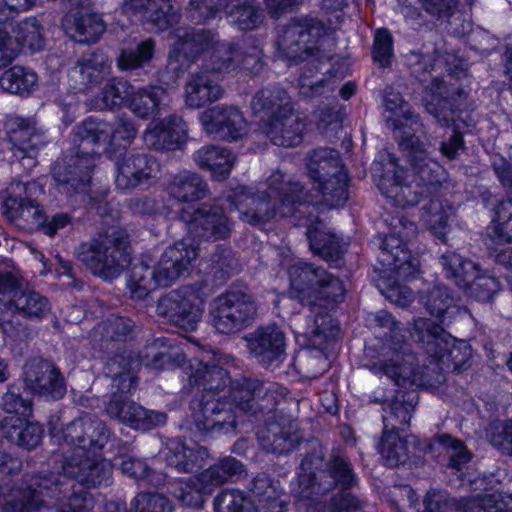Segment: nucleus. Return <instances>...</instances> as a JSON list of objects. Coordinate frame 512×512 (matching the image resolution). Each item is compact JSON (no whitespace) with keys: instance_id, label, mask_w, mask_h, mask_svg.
I'll return each mask as SVG.
<instances>
[{"instance_id":"obj_12","label":"nucleus","mask_w":512,"mask_h":512,"mask_svg":"<svg viewBox=\"0 0 512 512\" xmlns=\"http://www.w3.org/2000/svg\"><path fill=\"white\" fill-rule=\"evenodd\" d=\"M256 315L254 298L240 290L223 293L209 303V323L221 334L244 330L252 324Z\"/></svg>"},{"instance_id":"obj_23","label":"nucleus","mask_w":512,"mask_h":512,"mask_svg":"<svg viewBox=\"0 0 512 512\" xmlns=\"http://www.w3.org/2000/svg\"><path fill=\"white\" fill-rule=\"evenodd\" d=\"M198 256V249L185 241L166 248L154 267L161 287H169L185 273H189Z\"/></svg>"},{"instance_id":"obj_30","label":"nucleus","mask_w":512,"mask_h":512,"mask_svg":"<svg viewBox=\"0 0 512 512\" xmlns=\"http://www.w3.org/2000/svg\"><path fill=\"white\" fill-rule=\"evenodd\" d=\"M110 61L106 54L95 51L83 55L70 70V77L78 89L88 88L102 82L108 74Z\"/></svg>"},{"instance_id":"obj_29","label":"nucleus","mask_w":512,"mask_h":512,"mask_svg":"<svg viewBox=\"0 0 512 512\" xmlns=\"http://www.w3.org/2000/svg\"><path fill=\"white\" fill-rule=\"evenodd\" d=\"M67 34L79 43H96L106 31L102 16L95 12H77L63 21Z\"/></svg>"},{"instance_id":"obj_45","label":"nucleus","mask_w":512,"mask_h":512,"mask_svg":"<svg viewBox=\"0 0 512 512\" xmlns=\"http://www.w3.org/2000/svg\"><path fill=\"white\" fill-rule=\"evenodd\" d=\"M166 90L161 86H147L133 89L130 99V108L132 112L143 119L154 117L159 109Z\"/></svg>"},{"instance_id":"obj_20","label":"nucleus","mask_w":512,"mask_h":512,"mask_svg":"<svg viewBox=\"0 0 512 512\" xmlns=\"http://www.w3.org/2000/svg\"><path fill=\"white\" fill-rule=\"evenodd\" d=\"M23 380L27 390L49 400L62 399L66 394L64 376L55 364L42 358L25 363Z\"/></svg>"},{"instance_id":"obj_53","label":"nucleus","mask_w":512,"mask_h":512,"mask_svg":"<svg viewBox=\"0 0 512 512\" xmlns=\"http://www.w3.org/2000/svg\"><path fill=\"white\" fill-rule=\"evenodd\" d=\"M203 126L241 128L245 124L242 112L235 106H215L201 114Z\"/></svg>"},{"instance_id":"obj_49","label":"nucleus","mask_w":512,"mask_h":512,"mask_svg":"<svg viewBox=\"0 0 512 512\" xmlns=\"http://www.w3.org/2000/svg\"><path fill=\"white\" fill-rule=\"evenodd\" d=\"M430 451L444 453L449 461V466L460 469L470 460V454L464 443L449 434L435 435L428 446Z\"/></svg>"},{"instance_id":"obj_9","label":"nucleus","mask_w":512,"mask_h":512,"mask_svg":"<svg viewBox=\"0 0 512 512\" xmlns=\"http://www.w3.org/2000/svg\"><path fill=\"white\" fill-rule=\"evenodd\" d=\"M288 274L290 296L304 305L323 307L345 298L343 282L320 266L297 261L290 265Z\"/></svg>"},{"instance_id":"obj_1","label":"nucleus","mask_w":512,"mask_h":512,"mask_svg":"<svg viewBox=\"0 0 512 512\" xmlns=\"http://www.w3.org/2000/svg\"><path fill=\"white\" fill-rule=\"evenodd\" d=\"M321 444L314 443L302 459L291 493L305 512H372L367 502L347 492L357 483L351 464L340 455L325 462Z\"/></svg>"},{"instance_id":"obj_38","label":"nucleus","mask_w":512,"mask_h":512,"mask_svg":"<svg viewBox=\"0 0 512 512\" xmlns=\"http://www.w3.org/2000/svg\"><path fill=\"white\" fill-rule=\"evenodd\" d=\"M245 472L244 465L234 457L221 458L200 473V480L208 492L227 482L240 478Z\"/></svg>"},{"instance_id":"obj_64","label":"nucleus","mask_w":512,"mask_h":512,"mask_svg":"<svg viewBox=\"0 0 512 512\" xmlns=\"http://www.w3.org/2000/svg\"><path fill=\"white\" fill-rule=\"evenodd\" d=\"M385 107L394 113V128H406L420 124L418 115L414 114L409 104L400 93L389 92L384 98Z\"/></svg>"},{"instance_id":"obj_13","label":"nucleus","mask_w":512,"mask_h":512,"mask_svg":"<svg viewBox=\"0 0 512 512\" xmlns=\"http://www.w3.org/2000/svg\"><path fill=\"white\" fill-rule=\"evenodd\" d=\"M406 173L396 157L388 153L372 164V175L379 190L400 207L416 205L423 197L431 196L414 179L405 182Z\"/></svg>"},{"instance_id":"obj_27","label":"nucleus","mask_w":512,"mask_h":512,"mask_svg":"<svg viewBox=\"0 0 512 512\" xmlns=\"http://www.w3.org/2000/svg\"><path fill=\"white\" fill-rule=\"evenodd\" d=\"M430 93L427 95L426 109L441 125L453 128H459V125L449 115L452 114L453 102L456 101L455 95L461 97L464 93L460 87L447 86L446 82L438 77H433L429 86Z\"/></svg>"},{"instance_id":"obj_41","label":"nucleus","mask_w":512,"mask_h":512,"mask_svg":"<svg viewBox=\"0 0 512 512\" xmlns=\"http://www.w3.org/2000/svg\"><path fill=\"white\" fill-rule=\"evenodd\" d=\"M380 262L393 271L399 279L408 280L420 273V261L407 248L382 250Z\"/></svg>"},{"instance_id":"obj_34","label":"nucleus","mask_w":512,"mask_h":512,"mask_svg":"<svg viewBox=\"0 0 512 512\" xmlns=\"http://www.w3.org/2000/svg\"><path fill=\"white\" fill-rule=\"evenodd\" d=\"M413 179L430 195H436L449 186L446 170L433 158H414L410 164Z\"/></svg>"},{"instance_id":"obj_62","label":"nucleus","mask_w":512,"mask_h":512,"mask_svg":"<svg viewBox=\"0 0 512 512\" xmlns=\"http://www.w3.org/2000/svg\"><path fill=\"white\" fill-rule=\"evenodd\" d=\"M239 47L234 43L217 40L210 56V68L216 73H225L237 69Z\"/></svg>"},{"instance_id":"obj_57","label":"nucleus","mask_w":512,"mask_h":512,"mask_svg":"<svg viewBox=\"0 0 512 512\" xmlns=\"http://www.w3.org/2000/svg\"><path fill=\"white\" fill-rule=\"evenodd\" d=\"M229 18L240 30H253L263 22L264 14L255 0H243L231 9Z\"/></svg>"},{"instance_id":"obj_50","label":"nucleus","mask_w":512,"mask_h":512,"mask_svg":"<svg viewBox=\"0 0 512 512\" xmlns=\"http://www.w3.org/2000/svg\"><path fill=\"white\" fill-rule=\"evenodd\" d=\"M421 301L432 316L442 319L443 322L446 315L450 318V314L457 310L450 290L442 285L429 289L421 296Z\"/></svg>"},{"instance_id":"obj_61","label":"nucleus","mask_w":512,"mask_h":512,"mask_svg":"<svg viewBox=\"0 0 512 512\" xmlns=\"http://www.w3.org/2000/svg\"><path fill=\"white\" fill-rule=\"evenodd\" d=\"M213 492H208L204 488V484L200 480V473L187 478L185 481L179 482L177 491L175 492L176 498L184 506L201 508L208 495Z\"/></svg>"},{"instance_id":"obj_8","label":"nucleus","mask_w":512,"mask_h":512,"mask_svg":"<svg viewBox=\"0 0 512 512\" xmlns=\"http://www.w3.org/2000/svg\"><path fill=\"white\" fill-rule=\"evenodd\" d=\"M373 321L377 327L386 329L387 332H384L386 339L381 352L383 359L374 363L371 371L386 375L398 386L416 384L420 379L417 359L404 345L403 336L399 335V323L386 310L378 311Z\"/></svg>"},{"instance_id":"obj_17","label":"nucleus","mask_w":512,"mask_h":512,"mask_svg":"<svg viewBox=\"0 0 512 512\" xmlns=\"http://www.w3.org/2000/svg\"><path fill=\"white\" fill-rule=\"evenodd\" d=\"M157 313L184 331H193L201 320L203 303L193 287L183 286L158 300Z\"/></svg>"},{"instance_id":"obj_32","label":"nucleus","mask_w":512,"mask_h":512,"mask_svg":"<svg viewBox=\"0 0 512 512\" xmlns=\"http://www.w3.org/2000/svg\"><path fill=\"white\" fill-rule=\"evenodd\" d=\"M168 465L178 472L191 473L203 465L207 450L203 447H189L179 439H170L162 451Z\"/></svg>"},{"instance_id":"obj_10","label":"nucleus","mask_w":512,"mask_h":512,"mask_svg":"<svg viewBox=\"0 0 512 512\" xmlns=\"http://www.w3.org/2000/svg\"><path fill=\"white\" fill-rule=\"evenodd\" d=\"M306 167L309 177L328 207H340L346 203L349 179L337 150L322 147L310 151L306 158Z\"/></svg>"},{"instance_id":"obj_40","label":"nucleus","mask_w":512,"mask_h":512,"mask_svg":"<svg viewBox=\"0 0 512 512\" xmlns=\"http://www.w3.org/2000/svg\"><path fill=\"white\" fill-rule=\"evenodd\" d=\"M133 14L140 15L142 20L157 31H164L179 21L180 15L173 0H146Z\"/></svg>"},{"instance_id":"obj_63","label":"nucleus","mask_w":512,"mask_h":512,"mask_svg":"<svg viewBox=\"0 0 512 512\" xmlns=\"http://www.w3.org/2000/svg\"><path fill=\"white\" fill-rule=\"evenodd\" d=\"M13 32L16 44H23L32 50H40L44 46L43 28L36 17H28L19 21Z\"/></svg>"},{"instance_id":"obj_26","label":"nucleus","mask_w":512,"mask_h":512,"mask_svg":"<svg viewBox=\"0 0 512 512\" xmlns=\"http://www.w3.org/2000/svg\"><path fill=\"white\" fill-rule=\"evenodd\" d=\"M5 303L8 304L9 310L13 314L12 319L22 326V331L17 335H8L14 340L22 339L28 334L27 325L20 316L40 319L50 311L48 299L36 291L29 290L15 293L13 298L5 301Z\"/></svg>"},{"instance_id":"obj_15","label":"nucleus","mask_w":512,"mask_h":512,"mask_svg":"<svg viewBox=\"0 0 512 512\" xmlns=\"http://www.w3.org/2000/svg\"><path fill=\"white\" fill-rule=\"evenodd\" d=\"M286 389L275 383L265 384L258 379L241 377L234 379L227 393V402L235 411L256 413L257 410H272Z\"/></svg>"},{"instance_id":"obj_6","label":"nucleus","mask_w":512,"mask_h":512,"mask_svg":"<svg viewBox=\"0 0 512 512\" xmlns=\"http://www.w3.org/2000/svg\"><path fill=\"white\" fill-rule=\"evenodd\" d=\"M138 362L124 355H115L107 365V374L115 391L105 407L106 414L132 428L149 430L166 423L163 412L147 410L125 397L137 385L136 368Z\"/></svg>"},{"instance_id":"obj_58","label":"nucleus","mask_w":512,"mask_h":512,"mask_svg":"<svg viewBox=\"0 0 512 512\" xmlns=\"http://www.w3.org/2000/svg\"><path fill=\"white\" fill-rule=\"evenodd\" d=\"M155 41L148 38L134 48L123 49L118 58V67L122 70L138 69L151 62L155 51Z\"/></svg>"},{"instance_id":"obj_19","label":"nucleus","mask_w":512,"mask_h":512,"mask_svg":"<svg viewBox=\"0 0 512 512\" xmlns=\"http://www.w3.org/2000/svg\"><path fill=\"white\" fill-rule=\"evenodd\" d=\"M64 482L60 475L49 473L33 477L32 486L23 484L9 488L5 504L11 512H31L43 505V495L56 497L63 492Z\"/></svg>"},{"instance_id":"obj_28","label":"nucleus","mask_w":512,"mask_h":512,"mask_svg":"<svg viewBox=\"0 0 512 512\" xmlns=\"http://www.w3.org/2000/svg\"><path fill=\"white\" fill-rule=\"evenodd\" d=\"M298 226L307 227V237L313 253L318 254L327 261H337L342 254V247L335 234L323 229L322 223L317 216H301L297 222Z\"/></svg>"},{"instance_id":"obj_36","label":"nucleus","mask_w":512,"mask_h":512,"mask_svg":"<svg viewBox=\"0 0 512 512\" xmlns=\"http://www.w3.org/2000/svg\"><path fill=\"white\" fill-rule=\"evenodd\" d=\"M167 191L180 202L198 201L207 196L208 184L198 173L183 170L173 176Z\"/></svg>"},{"instance_id":"obj_18","label":"nucleus","mask_w":512,"mask_h":512,"mask_svg":"<svg viewBox=\"0 0 512 512\" xmlns=\"http://www.w3.org/2000/svg\"><path fill=\"white\" fill-rule=\"evenodd\" d=\"M173 49L169 53L168 65L161 74L164 84L176 82L180 76L178 58L195 59L201 53L212 50L217 43L216 34L205 29L178 28L174 32Z\"/></svg>"},{"instance_id":"obj_14","label":"nucleus","mask_w":512,"mask_h":512,"mask_svg":"<svg viewBox=\"0 0 512 512\" xmlns=\"http://www.w3.org/2000/svg\"><path fill=\"white\" fill-rule=\"evenodd\" d=\"M253 124L261 128L292 127L299 124L294 102L280 86L260 89L251 101Z\"/></svg>"},{"instance_id":"obj_55","label":"nucleus","mask_w":512,"mask_h":512,"mask_svg":"<svg viewBox=\"0 0 512 512\" xmlns=\"http://www.w3.org/2000/svg\"><path fill=\"white\" fill-rule=\"evenodd\" d=\"M512 498L501 493L478 495L462 501L463 512H512Z\"/></svg>"},{"instance_id":"obj_24","label":"nucleus","mask_w":512,"mask_h":512,"mask_svg":"<svg viewBox=\"0 0 512 512\" xmlns=\"http://www.w3.org/2000/svg\"><path fill=\"white\" fill-rule=\"evenodd\" d=\"M245 339L249 351L265 365L282 361L285 356V336L275 325L259 327Z\"/></svg>"},{"instance_id":"obj_5","label":"nucleus","mask_w":512,"mask_h":512,"mask_svg":"<svg viewBox=\"0 0 512 512\" xmlns=\"http://www.w3.org/2000/svg\"><path fill=\"white\" fill-rule=\"evenodd\" d=\"M188 382L202 392L192 402L195 428L206 435L230 434L238 426V415L227 402L233 380L229 372L212 362L195 360L189 367Z\"/></svg>"},{"instance_id":"obj_56","label":"nucleus","mask_w":512,"mask_h":512,"mask_svg":"<svg viewBox=\"0 0 512 512\" xmlns=\"http://www.w3.org/2000/svg\"><path fill=\"white\" fill-rule=\"evenodd\" d=\"M417 234L416 224L404 215L392 217L390 222V233L383 240L381 250L406 248V242L410 241Z\"/></svg>"},{"instance_id":"obj_3","label":"nucleus","mask_w":512,"mask_h":512,"mask_svg":"<svg viewBox=\"0 0 512 512\" xmlns=\"http://www.w3.org/2000/svg\"><path fill=\"white\" fill-rule=\"evenodd\" d=\"M134 138L135 130H78L73 139L77 152L59 158L52 169L60 191L68 195L88 193L95 155L121 156Z\"/></svg>"},{"instance_id":"obj_31","label":"nucleus","mask_w":512,"mask_h":512,"mask_svg":"<svg viewBox=\"0 0 512 512\" xmlns=\"http://www.w3.org/2000/svg\"><path fill=\"white\" fill-rule=\"evenodd\" d=\"M222 95V87L207 71L192 73L185 85V103L191 108H202L219 100Z\"/></svg>"},{"instance_id":"obj_43","label":"nucleus","mask_w":512,"mask_h":512,"mask_svg":"<svg viewBox=\"0 0 512 512\" xmlns=\"http://www.w3.org/2000/svg\"><path fill=\"white\" fill-rule=\"evenodd\" d=\"M440 264L448 278L459 287H466L477 274V263L463 258L455 251L447 250L440 256Z\"/></svg>"},{"instance_id":"obj_59","label":"nucleus","mask_w":512,"mask_h":512,"mask_svg":"<svg viewBox=\"0 0 512 512\" xmlns=\"http://www.w3.org/2000/svg\"><path fill=\"white\" fill-rule=\"evenodd\" d=\"M145 144L155 150H175L182 147L187 140L186 130H145Z\"/></svg>"},{"instance_id":"obj_47","label":"nucleus","mask_w":512,"mask_h":512,"mask_svg":"<svg viewBox=\"0 0 512 512\" xmlns=\"http://www.w3.org/2000/svg\"><path fill=\"white\" fill-rule=\"evenodd\" d=\"M413 399L408 394V399L396 397L387 407L383 408V432H399L403 431L410 422L414 406Z\"/></svg>"},{"instance_id":"obj_25","label":"nucleus","mask_w":512,"mask_h":512,"mask_svg":"<svg viewBox=\"0 0 512 512\" xmlns=\"http://www.w3.org/2000/svg\"><path fill=\"white\" fill-rule=\"evenodd\" d=\"M116 185L120 189L136 187L142 181L156 177L159 165L155 158L147 154L125 155L116 162Z\"/></svg>"},{"instance_id":"obj_51","label":"nucleus","mask_w":512,"mask_h":512,"mask_svg":"<svg viewBox=\"0 0 512 512\" xmlns=\"http://www.w3.org/2000/svg\"><path fill=\"white\" fill-rule=\"evenodd\" d=\"M378 449L389 467L404 465L409 459L407 441L397 432H383Z\"/></svg>"},{"instance_id":"obj_44","label":"nucleus","mask_w":512,"mask_h":512,"mask_svg":"<svg viewBox=\"0 0 512 512\" xmlns=\"http://www.w3.org/2000/svg\"><path fill=\"white\" fill-rule=\"evenodd\" d=\"M37 83V74L20 65L5 70L0 76V87L6 92L20 96H28Z\"/></svg>"},{"instance_id":"obj_37","label":"nucleus","mask_w":512,"mask_h":512,"mask_svg":"<svg viewBox=\"0 0 512 512\" xmlns=\"http://www.w3.org/2000/svg\"><path fill=\"white\" fill-rule=\"evenodd\" d=\"M411 338L422 345L429 355L439 354V347L453 343V336L427 318L415 319L410 328Z\"/></svg>"},{"instance_id":"obj_60","label":"nucleus","mask_w":512,"mask_h":512,"mask_svg":"<svg viewBox=\"0 0 512 512\" xmlns=\"http://www.w3.org/2000/svg\"><path fill=\"white\" fill-rule=\"evenodd\" d=\"M215 512H255L256 506L244 492L237 489L222 490L213 501Z\"/></svg>"},{"instance_id":"obj_48","label":"nucleus","mask_w":512,"mask_h":512,"mask_svg":"<svg viewBox=\"0 0 512 512\" xmlns=\"http://www.w3.org/2000/svg\"><path fill=\"white\" fill-rule=\"evenodd\" d=\"M157 278L154 267L143 263L134 265L127 281L131 297L136 300L145 299L157 287H161Z\"/></svg>"},{"instance_id":"obj_16","label":"nucleus","mask_w":512,"mask_h":512,"mask_svg":"<svg viewBox=\"0 0 512 512\" xmlns=\"http://www.w3.org/2000/svg\"><path fill=\"white\" fill-rule=\"evenodd\" d=\"M34 184L11 182L6 188V197L2 203V215L18 229L32 232L40 229L46 222L43 207L30 198Z\"/></svg>"},{"instance_id":"obj_22","label":"nucleus","mask_w":512,"mask_h":512,"mask_svg":"<svg viewBox=\"0 0 512 512\" xmlns=\"http://www.w3.org/2000/svg\"><path fill=\"white\" fill-rule=\"evenodd\" d=\"M181 220L193 239L219 240L227 238L232 231V221L219 206L202 205L191 214L183 211Z\"/></svg>"},{"instance_id":"obj_46","label":"nucleus","mask_w":512,"mask_h":512,"mask_svg":"<svg viewBox=\"0 0 512 512\" xmlns=\"http://www.w3.org/2000/svg\"><path fill=\"white\" fill-rule=\"evenodd\" d=\"M2 436L9 442L26 450L36 448L42 439L43 429L38 423L24 422L17 418L13 425H5L1 428Z\"/></svg>"},{"instance_id":"obj_21","label":"nucleus","mask_w":512,"mask_h":512,"mask_svg":"<svg viewBox=\"0 0 512 512\" xmlns=\"http://www.w3.org/2000/svg\"><path fill=\"white\" fill-rule=\"evenodd\" d=\"M405 57L412 76L420 82L427 81L428 76L433 71L438 70L440 72L444 70L447 77L456 80L463 79L468 75L466 63L454 52L445 51L442 55H439L437 49H434L432 53L429 51H410Z\"/></svg>"},{"instance_id":"obj_39","label":"nucleus","mask_w":512,"mask_h":512,"mask_svg":"<svg viewBox=\"0 0 512 512\" xmlns=\"http://www.w3.org/2000/svg\"><path fill=\"white\" fill-rule=\"evenodd\" d=\"M454 216V207L439 196H433L423 206L422 220L425 226L442 241L446 240L449 223Z\"/></svg>"},{"instance_id":"obj_2","label":"nucleus","mask_w":512,"mask_h":512,"mask_svg":"<svg viewBox=\"0 0 512 512\" xmlns=\"http://www.w3.org/2000/svg\"><path fill=\"white\" fill-rule=\"evenodd\" d=\"M110 436L107 425L89 414L67 424L61 432L64 443L69 447L61 464L63 475L88 488L109 485L113 466L101 456L100 451Z\"/></svg>"},{"instance_id":"obj_7","label":"nucleus","mask_w":512,"mask_h":512,"mask_svg":"<svg viewBox=\"0 0 512 512\" xmlns=\"http://www.w3.org/2000/svg\"><path fill=\"white\" fill-rule=\"evenodd\" d=\"M74 256L92 275L112 281L131 263L129 236L122 229L112 228L81 242Z\"/></svg>"},{"instance_id":"obj_54","label":"nucleus","mask_w":512,"mask_h":512,"mask_svg":"<svg viewBox=\"0 0 512 512\" xmlns=\"http://www.w3.org/2000/svg\"><path fill=\"white\" fill-rule=\"evenodd\" d=\"M114 465L119 466L124 474L136 480H146L154 487H158L165 482V477L162 474L155 473L143 460L134 456H118L115 458Z\"/></svg>"},{"instance_id":"obj_35","label":"nucleus","mask_w":512,"mask_h":512,"mask_svg":"<svg viewBox=\"0 0 512 512\" xmlns=\"http://www.w3.org/2000/svg\"><path fill=\"white\" fill-rule=\"evenodd\" d=\"M194 161L203 169L211 172L218 181L227 179L235 165V156L220 146H205L194 154Z\"/></svg>"},{"instance_id":"obj_33","label":"nucleus","mask_w":512,"mask_h":512,"mask_svg":"<svg viewBox=\"0 0 512 512\" xmlns=\"http://www.w3.org/2000/svg\"><path fill=\"white\" fill-rule=\"evenodd\" d=\"M257 437L265 451L278 455L291 452L300 442V436L291 425L277 422L267 423L258 431Z\"/></svg>"},{"instance_id":"obj_52","label":"nucleus","mask_w":512,"mask_h":512,"mask_svg":"<svg viewBox=\"0 0 512 512\" xmlns=\"http://www.w3.org/2000/svg\"><path fill=\"white\" fill-rule=\"evenodd\" d=\"M134 87L121 78H113L102 88L99 96L95 99V106L98 109H111L119 106L124 101H129L133 94Z\"/></svg>"},{"instance_id":"obj_11","label":"nucleus","mask_w":512,"mask_h":512,"mask_svg":"<svg viewBox=\"0 0 512 512\" xmlns=\"http://www.w3.org/2000/svg\"><path fill=\"white\" fill-rule=\"evenodd\" d=\"M335 23L328 25L313 17L291 19L281 30L277 40L279 52L287 60L298 63L313 56L318 40L335 29Z\"/></svg>"},{"instance_id":"obj_42","label":"nucleus","mask_w":512,"mask_h":512,"mask_svg":"<svg viewBox=\"0 0 512 512\" xmlns=\"http://www.w3.org/2000/svg\"><path fill=\"white\" fill-rule=\"evenodd\" d=\"M250 491L259 502V512H286L285 503L280 499V491L266 474L256 476L250 485Z\"/></svg>"},{"instance_id":"obj_4","label":"nucleus","mask_w":512,"mask_h":512,"mask_svg":"<svg viewBox=\"0 0 512 512\" xmlns=\"http://www.w3.org/2000/svg\"><path fill=\"white\" fill-rule=\"evenodd\" d=\"M267 190L254 193L251 188L238 186L227 201L240 213V219L251 225H261L276 217H292L295 222L306 213L308 194L300 182L286 179L276 170L266 181Z\"/></svg>"}]
</instances>
